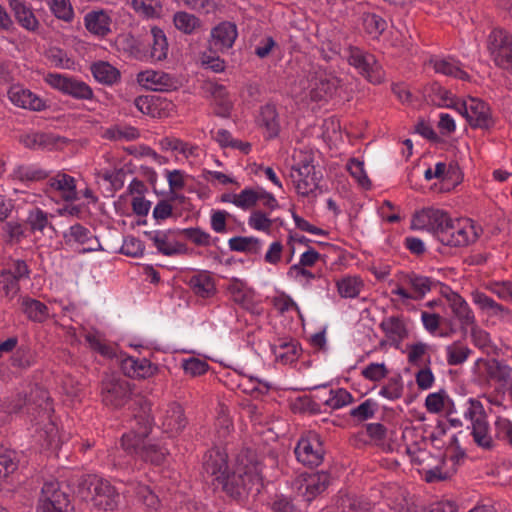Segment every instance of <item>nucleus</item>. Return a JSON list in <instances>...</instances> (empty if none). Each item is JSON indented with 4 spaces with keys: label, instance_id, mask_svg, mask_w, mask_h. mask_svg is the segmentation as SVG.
Wrapping results in <instances>:
<instances>
[{
    "label": "nucleus",
    "instance_id": "nucleus-27",
    "mask_svg": "<svg viewBox=\"0 0 512 512\" xmlns=\"http://www.w3.org/2000/svg\"><path fill=\"white\" fill-rule=\"evenodd\" d=\"M144 235L152 241L157 251L165 256L184 254L186 246L179 242H171L168 232L162 230L145 231Z\"/></svg>",
    "mask_w": 512,
    "mask_h": 512
},
{
    "label": "nucleus",
    "instance_id": "nucleus-11",
    "mask_svg": "<svg viewBox=\"0 0 512 512\" xmlns=\"http://www.w3.org/2000/svg\"><path fill=\"white\" fill-rule=\"evenodd\" d=\"M346 59L369 82L373 84L383 82L385 73L373 54L350 46L347 49Z\"/></svg>",
    "mask_w": 512,
    "mask_h": 512
},
{
    "label": "nucleus",
    "instance_id": "nucleus-41",
    "mask_svg": "<svg viewBox=\"0 0 512 512\" xmlns=\"http://www.w3.org/2000/svg\"><path fill=\"white\" fill-rule=\"evenodd\" d=\"M91 71L98 82L106 85H112L120 78L119 70L110 63L104 61L94 63L91 66Z\"/></svg>",
    "mask_w": 512,
    "mask_h": 512
},
{
    "label": "nucleus",
    "instance_id": "nucleus-39",
    "mask_svg": "<svg viewBox=\"0 0 512 512\" xmlns=\"http://www.w3.org/2000/svg\"><path fill=\"white\" fill-rule=\"evenodd\" d=\"M298 343L292 340L280 339L272 345V352L278 362L291 364L298 358Z\"/></svg>",
    "mask_w": 512,
    "mask_h": 512
},
{
    "label": "nucleus",
    "instance_id": "nucleus-60",
    "mask_svg": "<svg viewBox=\"0 0 512 512\" xmlns=\"http://www.w3.org/2000/svg\"><path fill=\"white\" fill-rule=\"evenodd\" d=\"M258 201V190L245 188L240 193H237L236 207L242 210H249L253 208Z\"/></svg>",
    "mask_w": 512,
    "mask_h": 512
},
{
    "label": "nucleus",
    "instance_id": "nucleus-2",
    "mask_svg": "<svg viewBox=\"0 0 512 512\" xmlns=\"http://www.w3.org/2000/svg\"><path fill=\"white\" fill-rule=\"evenodd\" d=\"M152 423L149 415L136 416L131 430L121 437V447L129 455L160 465L169 452L162 440L150 436Z\"/></svg>",
    "mask_w": 512,
    "mask_h": 512
},
{
    "label": "nucleus",
    "instance_id": "nucleus-22",
    "mask_svg": "<svg viewBox=\"0 0 512 512\" xmlns=\"http://www.w3.org/2000/svg\"><path fill=\"white\" fill-rule=\"evenodd\" d=\"M63 238L67 244L87 245L80 251L81 253L94 252L100 249L101 245L92 232L80 223L69 227L63 233Z\"/></svg>",
    "mask_w": 512,
    "mask_h": 512
},
{
    "label": "nucleus",
    "instance_id": "nucleus-21",
    "mask_svg": "<svg viewBox=\"0 0 512 512\" xmlns=\"http://www.w3.org/2000/svg\"><path fill=\"white\" fill-rule=\"evenodd\" d=\"M8 4L21 28L31 33L39 31L41 24L30 4L24 0H8Z\"/></svg>",
    "mask_w": 512,
    "mask_h": 512
},
{
    "label": "nucleus",
    "instance_id": "nucleus-37",
    "mask_svg": "<svg viewBox=\"0 0 512 512\" xmlns=\"http://www.w3.org/2000/svg\"><path fill=\"white\" fill-rule=\"evenodd\" d=\"M21 307L23 313L33 322L42 323L49 317L47 305L39 300L24 297L21 300Z\"/></svg>",
    "mask_w": 512,
    "mask_h": 512
},
{
    "label": "nucleus",
    "instance_id": "nucleus-4",
    "mask_svg": "<svg viewBox=\"0 0 512 512\" xmlns=\"http://www.w3.org/2000/svg\"><path fill=\"white\" fill-rule=\"evenodd\" d=\"M78 493L87 502L103 511H114L117 507V493L109 481L93 474L85 475L78 485Z\"/></svg>",
    "mask_w": 512,
    "mask_h": 512
},
{
    "label": "nucleus",
    "instance_id": "nucleus-33",
    "mask_svg": "<svg viewBox=\"0 0 512 512\" xmlns=\"http://www.w3.org/2000/svg\"><path fill=\"white\" fill-rule=\"evenodd\" d=\"M259 125L265 129L267 138H275L280 131V124L276 107L271 104H266L260 110L258 119Z\"/></svg>",
    "mask_w": 512,
    "mask_h": 512
},
{
    "label": "nucleus",
    "instance_id": "nucleus-64",
    "mask_svg": "<svg viewBox=\"0 0 512 512\" xmlns=\"http://www.w3.org/2000/svg\"><path fill=\"white\" fill-rule=\"evenodd\" d=\"M495 437L506 441L512 447V421L498 417L495 421Z\"/></svg>",
    "mask_w": 512,
    "mask_h": 512
},
{
    "label": "nucleus",
    "instance_id": "nucleus-12",
    "mask_svg": "<svg viewBox=\"0 0 512 512\" xmlns=\"http://www.w3.org/2000/svg\"><path fill=\"white\" fill-rule=\"evenodd\" d=\"M36 512H75L69 496L60 489L59 482L47 481L41 489Z\"/></svg>",
    "mask_w": 512,
    "mask_h": 512
},
{
    "label": "nucleus",
    "instance_id": "nucleus-19",
    "mask_svg": "<svg viewBox=\"0 0 512 512\" xmlns=\"http://www.w3.org/2000/svg\"><path fill=\"white\" fill-rule=\"evenodd\" d=\"M478 233L468 218H450V247H465L474 242Z\"/></svg>",
    "mask_w": 512,
    "mask_h": 512
},
{
    "label": "nucleus",
    "instance_id": "nucleus-45",
    "mask_svg": "<svg viewBox=\"0 0 512 512\" xmlns=\"http://www.w3.org/2000/svg\"><path fill=\"white\" fill-rule=\"evenodd\" d=\"M49 10L59 20L70 23L75 13L70 0H45Z\"/></svg>",
    "mask_w": 512,
    "mask_h": 512
},
{
    "label": "nucleus",
    "instance_id": "nucleus-55",
    "mask_svg": "<svg viewBox=\"0 0 512 512\" xmlns=\"http://www.w3.org/2000/svg\"><path fill=\"white\" fill-rule=\"evenodd\" d=\"M378 409V404L373 399H366L357 407L350 410V416L358 421H366L373 418Z\"/></svg>",
    "mask_w": 512,
    "mask_h": 512
},
{
    "label": "nucleus",
    "instance_id": "nucleus-59",
    "mask_svg": "<svg viewBox=\"0 0 512 512\" xmlns=\"http://www.w3.org/2000/svg\"><path fill=\"white\" fill-rule=\"evenodd\" d=\"M144 249L145 246L140 239L134 236H127L123 240L120 251L126 256L140 257L143 255Z\"/></svg>",
    "mask_w": 512,
    "mask_h": 512
},
{
    "label": "nucleus",
    "instance_id": "nucleus-10",
    "mask_svg": "<svg viewBox=\"0 0 512 512\" xmlns=\"http://www.w3.org/2000/svg\"><path fill=\"white\" fill-rule=\"evenodd\" d=\"M450 109L455 110L464 117L472 126L488 127L490 125L489 107L480 99L468 97L460 99L450 96Z\"/></svg>",
    "mask_w": 512,
    "mask_h": 512
},
{
    "label": "nucleus",
    "instance_id": "nucleus-24",
    "mask_svg": "<svg viewBox=\"0 0 512 512\" xmlns=\"http://www.w3.org/2000/svg\"><path fill=\"white\" fill-rule=\"evenodd\" d=\"M120 363L123 373L130 378L146 379L158 371V367L146 358L125 356L121 358Z\"/></svg>",
    "mask_w": 512,
    "mask_h": 512
},
{
    "label": "nucleus",
    "instance_id": "nucleus-43",
    "mask_svg": "<svg viewBox=\"0 0 512 512\" xmlns=\"http://www.w3.org/2000/svg\"><path fill=\"white\" fill-rule=\"evenodd\" d=\"M379 327L390 339L402 340L407 335L403 319L399 316H389L382 320Z\"/></svg>",
    "mask_w": 512,
    "mask_h": 512
},
{
    "label": "nucleus",
    "instance_id": "nucleus-47",
    "mask_svg": "<svg viewBox=\"0 0 512 512\" xmlns=\"http://www.w3.org/2000/svg\"><path fill=\"white\" fill-rule=\"evenodd\" d=\"M363 27L371 38L377 39L385 31L387 22L375 13H367L363 15Z\"/></svg>",
    "mask_w": 512,
    "mask_h": 512
},
{
    "label": "nucleus",
    "instance_id": "nucleus-9",
    "mask_svg": "<svg viewBox=\"0 0 512 512\" xmlns=\"http://www.w3.org/2000/svg\"><path fill=\"white\" fill-rule=\"evenodd\" d=\"M310 96L314 100H328L342 88V80L333 72L316 67L309 74Z\"/></svg>",
    "mask_w": 512,
    "mask_h": 512
},
{
    "label": "nucleus",
    "instance_id": "nucleus-61",
    "mask_svg": "<svg viewBox=\"0 0 512 512\" xmlns=\"http://www.w3.org/2000/svg\"><path fill=\"white\" fill-rule=\"evenodd\" d=\"M408 354V362L413 366H422L425 363V356L427 345L418 342L407 346Z\"/></svg>",
    "mask_w": 512,
    "mask_h": 512
},
{
    "label": "nucleus",
    "instance_id": "nucleus-14",
    "mask_svg": "<svg viewBox=\"0 0 512 512\" xmlns=\"http://www.w3.org/2000/svg\"><path fill=\"white\" fill-rule=\"evenodd\" d=\"M131 395V387L128 381L107 375L101 385L102 402L106 406L119 408L124 406Z\"/></svg>",
    "mask_w": 512,
    "mask_h": 512
},
{
    "label": "nucleus",
    "instance_id": "nucleus-3",
    "mask_svg": "<svg viewBox=\"0 0 512 512\" xmlns=\"http://www.w3.org/2000/svg\"><path fill=\"white\" fill-rule=\"evenodd\" d=\"M458 413H462L464 418L470 421L471 434L476 445L482 449L491 450L495 445L494 438L483 405L469 398L464 400L463 405L458 409L450 400V427L462 426L460 418L452 417L453 414Z\"/></svg>",
    "mask_w": 512,
    "mask_h": 512
},
{
    "label": "nucleus",
    "instance_id": "nucleus-28",
    "mask_svg": "<svg viewBox=\"0 0 512 512\" xmlns=\"http://www.w3.org/2000/svg\"><path fill=\"white\" fill-rule=\"evenodd\" d=\"M330 475L325 471L308 474L303 478L300 490L304 489L303 497L305 501L311 502L316 496L326 490L330 484Z\"/></svg>",
    "mask_w": 512,
    "mask_h": 512
},
{
    "label": "nucleus",
    "instance_id": "nucleus-5",
    "mask_svg": "<svg viewBox=\"0 0 512 512\" xmlns=\"http://www.w3.org/2000/svg\"><path fill=\"white\" fill-rule=\"evenodd\" d=\"M294 158L298 160L291 168L290 178L295 190L300 196H310L319 188L322 174L316 171L314 159L310 153L300 151Z\"/></svg>",
    "mask_w": 512,
    "mask_h": 512
},
{
    "label": "nucleus",
    "instance_id": "nucleus-32",
    "mask_svg": "<svg viewBox=\"0 0 512 512\" xmlns=\"http://www.w3.org/2000/svg\"><path fill=\"white\" fill-rule=\"evenodd\" d=\"M450 309L463 331H466L469 326L474 324L475 317L468 303L458 293L451 291Z\"/></svg>",
    "mask_w": 512,
    "mask_h": 512
},
{
    "label": "nucleus",
    "instance_id": "nucleus-26",
    "mask_svg": "<svg viewBox=\"0 0 512 512\" xmlns=\"http://www.w3.org/2000/svg\"><path fill=\"white\" fill-rule=\"evenodd\" d=\"M187 285L192 293L200 299H210L217 293L215 280L208 271H200L192 275L188 279Z\"/></svg>",
    "mask_w": 512,
    "mask_h": 512
},
{
    "label": "nucleus",
    "instance_id": "nucleus-8",
    "mask_svg": "<svg viewBox=\"0 0 512 512\" xmlns=\"http://www.w3.org/2000/svg\"><path fill=\"white\" fill-rule=\"evenodd\" d=\"M487 49L494 64L512 74V34L503 29L492 30Z\"/></svg>",
    "mask_w": 512,
    "mask_h": 512
},
{
    "label": "nucleus",
    "instance_id": "nucleus-20",
    "mask_svg": "<svg viewBox=\"0 0 512 512\" xmlns=\"http://www.w3.org/2000/svg\"><path fill=\"white\" fill-rule=\"evenodd\" d=\"M46 191L58 193L65 202H74L79 199L75 178L64 172H58L48 179Z\"/></svg>",
    "mask_w": 512,
    "mask_h": 512
},
{
    "label": "nucleus",
    "instance_id": "nucleus-46",
    "mask_svg": "<svg viewBox=\"0 0 512 512\" xmlns=\"http://www.w3.org/2000/svg\"><path fill=\"white\" fill-rule=\"evenodd\" d=\"M182 233L187 240L197 246L207 247L215 245L219 240L218 237H212L207 231L201 229L200 227L185 228L183 229Z\"/></svg>",
    "mask_w": 512,
    "mask_h": 512
},
{
    "label": "nucleus",
    "instance_id": "nucleus-50",
    "mask_svg": "<svg viewBox=\"0 0 512 512\" xmlns=\"http://www.w3.org/2000/svg\"><path fill=\"white\" fill-rule=\"evenodd\" d=\"M353 396L344 388L331 389L325 405L332 409H341L353 402Z\"/></svg>",
    "mask_w": 512,
    "mask_h": 512
},
{
    "label": "nucleus",
    "instance_id": "nucleus-44",
    "mask_svg": "<svg viewBox=\"0 0 512 512\" xmlns=\"http://www.w3.org/2000/svg\"><path fill=\"white\" fill-rule=\"evenodd\" d=\"M212 96L215 104V114L222 118L229 117L232 109V102L228 98L225 87L222 85H216L212 90Z\"/></svg>",
    "mask_w": 512,
    "mask_h": 512
},
{
    "label": "nucleus",
    "instance_id": "nucleus-57",
    "mask_svg": "<svg viewBox=\"0 0 512 512\" xmlns=\"http://www.w3.org/2000/svg\"><path fill=\"white\" fill-rule=\"evenodd\" d=\"M131 5L138 14L147 18L157 16L161 9L158 0H131Z\"/></svg>",
    "mask_w": 512,
    "mask_h": 512
},
{
    "label": "nucleus",
    "instance_id": "nucleus-30",
    "mask_svg": "<svg viewBox=\"0 0 512 512\" xmlns=\"http://www.w3.org/2000/svg\"><path fill=\"white\" fill-rule=\"evenodd\" d=\"M472 297L474 303L479 307V309L485 312L488 316H495L506 322L511 320V311L502 304L497 303L485 293L476 291L472 294Z\"/></svg>",
    "mask_w": 512,
    "mask_h": 512
},
{
    "label": "nucleus",
    "instance_id": "nucleus-17",
    "mask_svg": "<svg viewBox=\"0 0 512 512\" xmlns=\"http://www.w3.org/2000/svg\"><path fill=\"white\" fill-rule=\"evenodd\" d=\"M137 82L151 91L169 92L178 88L177 79L163 71H141L137 74Z\"/></svg>",
    "mask_w": 512,
    "mask_h": 512
},
{
    "label": "nucleus",
    "instance_id": "nucleus-56",
    "mask_svg": "<svg viewBox=\"0 0 512 512\" xmlns=\"http://www.w3.org/2000/svg\"><path fill=\"white\" fill-rule=\"evenodd\" d=\"M273 307L281 314L294 310L301 317V310L292 297L284 292L274 296L271 300Z\"/></svg>",
    "mask_w": 512,
    "mask_h": 512
},
{
    "label": "nucleus",
    "instance_id": "nucleus-23",
    "mask_svg": "<svg viewBox=\"0 0 512 512\" xmlns=\"http://www.w3.org/2000/svg\"><path fill=\"white\" fill-rule=\"evenodd\" d=\"M124 492L128 496L134 497L149 511L157 512L161 506L158 495L148 485L137 480H129Z\"/></svg>",
    "mask_w": 512,
    "mask_h": 512
},
{
    "label": "nucleus",
    "instance_id": "nucleus-38",
    "mask_svg": "<svg viewBox=\"0 0 512 512\" xmlns=\"http://www.w3.org/2000/svg\"><path fill=\"white\" fill-rule=\"evenodd\" d=\"M102 137L111 141H134L140 137V131L128 124H116L106 128Z\"/></svg>",
    "mask_w": 512,
    "mask_h": 512
},
{
    "label": "nucleus",
    "instance_id": "nucleus-1",
    "mask_svg": "<svg viewBox=\"0 0 512 512\" xmlns=\"http://www.w3.org/2000/svg\"><path fill=\"white\" fill-rule=\"evenodd\" d=\"M235 470L230 473L228 456L224 450L211 449L204 456L203 469L211 476L216 487H220L230 497L241 499L254 487L262 485V464L252 450L242 451L237 456Z\"/></svg>",
    "mask_w": 512,
    "mask_h": 512
},
{
    "label": "nucleus",
    "instance_id": "nucleus-6",
    "mask_svg": "<svg viewBox=\"0 0 512 512\" xmlns=\"http://www.w3.org/2000/svg\"><path fill=\"white\" fill-rule=\"evenodd\" d=\"M413 230H426L433 234L443 245L448 230V213L444 209L427 207L416 212L411 220Z\"/></svg>",
    "mask_w": 512,
    "mask_h": 512
},
{
    "label": "nucleus",
    "instance_id": "nucleus-15",
    "mask_svg": "<svg viewBox=\"0 0 512 512\" xmlns=\"http://www.w3.org/2000/svg\"><path fill=\"white\" fill-rule=\"evenodd\" d=\"M46 82L54 89L78 100H91L94 97L93 90L88 84L72 77L49 73Z\"/></svg>",
    "mask_w": 512,
    "mask_h": 512
},
{
    "label": "nucleus",
    "instance_id": "nucleus-51",
    "mask_svg": "<svg viewBox=\"0 0 512 512\" xmlns=\"http://www.w3.org/2000/svg\"><path fill=\"white\" fill-rule=\"evenodd\" d=\"M347 170L350 175L365 189L371 187V181L369 180L367 173L364 169V162L357 158H352L347 163Z\"/></svg>",
    "mask_w": 512,
    "mask_h": 512
},
{
    "label": "nucleus",
    "instance_id": "nucleus-13",
    "mask_svg": "<svg viewBox=\"0 0 512 512\" xmlns=\"http://www.w3.org/2000/svg\"><path fill=\"white\" fill-rule=\"evenodd\" d=\"M227 292L233 302L250 312L252 315L261 316L264 308L256 293L247 283L238 278H232L227 285Z\"/></svg>",
    "mask_w": 512,
    "mask_h": 512
},
{
    "label": "nucleus",
    "instance_id": "nucleus-63",
    "mask_svg": "<svg viewBox=\"0 0 512 512\" xmlns=\"http://www.w3.org/2000/svg\"><path fill=\"white\" fill-rule=\"evenodd\" d=\"M272 220L261 211H253L248 217V225L256 231L267 232L271 229Z\"/></svg>",
    "mask_w": 512,
    "mask_h": 512
},
{
    "label": "nucleus",
    "instance_id": "nucleus-34",
    "mask_svg": "<svg viewBox=\"0 0 512 512\" xmlns=\"http://www.w3.org/2000/svg\"><path fill=\"white\" fill-rule=\"evenodd\" d=\"M50 217H52V215L46 211L39 207H34L28 210L25 224L27 225L30 233H40L43 235L46 228L52 227Z\"/></svg>",
    "mask_w": 512,
    "mask_h": 512
},
{
    "label": "nucleus",
    "instance_id": "nucleus-25",
    "mask_svg": "<svg viewBox=\"0 0 512 512\" xmlns=\"http://www.w3.org/2000/svg\"><path fill=\"white\" fill-rule=\"evenodd\" d=\"M187 421L183 408L177 403H171L163 411L161 426L165 433L174 436L180 433L186 426Z\"/></svg>",
    "mask_w": 512,
    "mask_h": 512
},
{
    "label": "nucleus",
    "instance_id": "nucleus-36",
    "mask_svg": "<svg viewBox=\"0 0 512 512\" xmlns=\"http://www.w3.org/2000/svg\"><path fill=\"white\" fill-rule=\"evenodd\" d=\"M263 242L253 236H235L228 240L231 251L258 255L262 250Z\"/></svg>",
    "mask_w": 512,
    "mask_h": 512
},
{
    "label": "nucleus",
    "instance_id": "nucleus-40",
    "mask_svg": "<svg viewBox=\"0 0 512 512\" xmlns=\"http://www.w3.org/2000/svg\"><path fill=\"white\" fill-rule=\"evenodd\" d=\"M336 287L340 297L354 299L361 293L364 283L359 276L346 275L336 281Z\"/></svg>",
    "mask_w": 512,
    "mask_h": 512
},
{
    "label": "nucleus",
    "instance_id": "nucleus-18",
    "mask_svg": "<svg viewBox=\"0 0 512 512\" xmlns=\"http://www.w3.org/2000/svg\"><path fill=\"white\" fill-rule=\"evenodd\" d=\"M237 37V25L234 22L222 21L211 30L210 47L216 52L225 53L233 47Z\"/></svg>",
    "mask_w": 512,
    "mask_h": 512
},
{
    "label": "nucleus",
    "instance_id": "nucleus-62",
    "mask_svg": "<svg viewBox=\"0 0 512 512\" xmlns=\"http://www.w3.org/2000/svg\"><path fill=\"white\" fill-rule=\"evenodd\" d=\"M39 440H43L42 446H45L47 448H52L57 443L58 438V429L56 425L48 421L44 428L37 430Z\"/></svg>",
    "mask_w": 512,
    "mask_h": 512
},
{
    "label": "nucleus",
    "instance_id": "nucleus-35",
    "mask_svg": "<svg viewBox=\"0 0 512 512\" xmlns=\"http://www.w3.org/2000/svg\"><path fill=\"white\" fill-rule=\"evenodd\" d=\"M404 285H408L412 289L414 300H420L431 290L432 281L429 277L416 273L404 274L401 278Z\"/></svg>",
    "mask_w": 512,
    "mask_h": 512
},
{
    "label": "nucleus",
    "instance_id": "nucleus-58",
    "mask_svg": "<svg viewBox=\"0 0 512 512\" xmlns=\"http://www.w3.org/2000/svg\"><path fill=\"white\" fill-rule=\"evenodd\" d=\"M17 468L14 460V453L3 446H0V481L6 478Z\"/></svg>",
    "mask_w": 512,
    "mask_h": 512
},
{
    "label": "nucleus",
    "instance_id": "nucleus-49",
    "mask_svg": "<svg viewBox=\"0 0 512 512\" xmlns=\"http://www.w3.org/2000/svg\"><path fill=\"white\" fill-rule=\"evenodd\" d=\"M173 22L175 27L185 34L193 33V31L200 25V21L196 16L184 11L175 13Z\"/></svg>",
    "mask_w": 512,
    "mask_h": 512
},
{
    "label": "nucleus",
    "instance_id": "nucleus-16",
    "mask_svg": "<svg viewBox=\"0 0 512 512\" xmlns=\"http://www.w3.org/2000/svg\"><path fill=\"white\" fill-rule=\"evenodd\" d=\"M294 452L297 460L305 466H318L323 461L324 450L316 433H309L301 437Z\"/></svg>",
    "mask_w": 512,
    "mask_h": 512
},
{
    "label": "nucleus",
    "instance_id": "nucleus-52",
    "mask_svg": "<svg viewBox=\"0 0 512 512\" xmlns=\"http://www.w3.org/2000/svg\"><path fill=\"white\" fill-rule=\"evenodd\" d=\"M403 390H404V387H403V382H402V378L400 375H397V376H394V377H391L387 384L384 385L380 391H379V395L388 399V400H397L399 398H401L402 394H403Z\"/></svg>",
    "mask_w": 512,
    "mask_h": 512
},
{
    "label": "nucleus",
    "instance_id": "nucleus-29",
    "mask_svg": "<svg viewBox=\"0 0 512 512\" xmlns=\"http://www.w3.org/2000/svg\"><path fill=\"white\" fill-rule=\"evenodd\" d=\"M10 101L17 107L33 111H41L45 103L36 94L21 86H13L8 91Z\"/></svg>",
    "mask_w": 512,
    "mask_h": 512
},
{
    "label": "nucleus",
    "instance_id": "nucleus-48",
    "mask_svg": "<svg viewBox=\"0 0 512 512\" xmlns=\"http://www.w3.org/2000/svg\"><path fill=\"white\" fill-rule=\"evenodd\" d=\"M423 96L427 103L437 107H446L448 92L438 83L434 82L424 89Z\"/></svg>",
    "mask_w": 512,
    "mask_h": 512
},
{
    "label": "nucleus",
    "instance_id": "nucleus-54",
    "mask_svg": "<svg viewBox=\"0 0 512 512\" xmlns=\"http://www.w3.org/2000/svg\"><path fill=\"white\" fill-rule=\"evenodd\" d=\"M13 177L19 181H37L47 177L44 170L32 166L20 165L13 170Z\"/></svg>",
    "mask_w": 512,
    "mask_h": 512
},
{
    "label": "nucleus",
    "instance_id": "nucleus-42",
    "mask_svg": "<svg viewBox=\"0 0 512 512\" xmlns=\"http://www.w3.org/2000/svg\"><path fill=\"white\" fill-rule=\"evenodd\" d=\"M151 58L156 61H162L167 58L168 55V41L164 31L161 28H151Z\"/></svg>",
    "mask_w": 512,
    "mask_h": 512
},
{
    "label": "nucleus",
    "instance_id": "nucleus-53",
    "mask_svg": "<svg viewBox=\"0 0 512 512\" xmlns=\"http://www.w3.org/2000/svg\"><path fill=\"white\" fill-rule=\"evenodd\" d=\"M85 341L93 351H96L103 357L109 359L116 357L115 349L109 344L103 342L96 333H87L85 335Z\"/></svg>",
    "mask_w": 512,
    "mask_h": 512
},
{
    "label": "nucleus",
    "instance_id": "nucleus-7",
    "mask_svg": "<svg viewBox=\"0 0 512 512\" xmlns=\"http://www.w3.org/2000/svg\"><path fill=\"white\" fill-rule=\"evenodd\" d=\"M448 429V413L441 415L437 418L435 426L430 432V440L433 447L439 450L437 455L438 464L425 470L424 479L428 483H434L446 480L448 477L447 472L442 471V466L446 463L447 447L444 438L446 437Z\"/></svg>",
    "mask_w": 512,
    "mask_h": 512
},
{
    "label": "nucleus",
    "instance_id": "nucleus-31",
    "mask_svg": "<svg viewBox=\"0 0 512 512\" xmlns=\"http://www.w3.org/2000/svg\"><path fill=\"white\" fill-rule=\"evenodd\" d=\"M84 24L90 33L104 37L111 32L112 19L104 10L91 11L85 15Z\"/></svg>",
    "mask_w": 512,
    "mask_h": 512
}]
</instances>
